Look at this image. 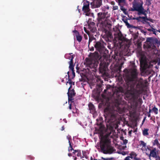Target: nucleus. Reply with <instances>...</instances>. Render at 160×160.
Listing matches in <instances>:
<instances>
[{
	"label": "nucleus",
	"mask_w": 160,
	"mask_h": 160,
	"mask_svg": "<svg viewBox=\"0 0 160 160\" xmlns=\"http://www.w3.org/2000/svg\"><path fill=\"white\" fill-rule=\"evenodd\" d=\"M139 72L134 64L123 75L125 82L124 88L119 87L118 88L117 94L119 92L125 95L126 99H132L134 101L138 98L143 92L144 86L142 78L138 79Z\"/></svg>",
	"instance_id": "1"
},
{
	"label": "nucleus",
	"mask_w": 160,
	"mask_h": 160,
	"mask_svg": "<svg viewBox=\"0 0 160 160\" xmlns=\"http://www.w3.org/2000/svg\"><path fill=\"white\" fill-rule=\"evenodd\" d=\"M111 129L109 132H107L104 138L102 139L101 143L100 145L101 150L104 154H107L109 152H113V148L111 147L110 140L108 138L111 133Z\"/></svg>",
	"instance_id": "2"
},
{
	"label": "nucleus",
	"mask_w": 160,
	"mask_h": 160,
	"mask_svg": "<svg viewBox=\"0 0 160 160\" xmlns=\"http://www.w3.org/2000/svg\"><path fill=\"white\" fill-rule=\"evenodd\" d=\"M146 42L149 43L147 45L148 49H154L156 48L157 45H160V40L155 37L148 38Z\"/></svg>",
	"instance_id": "3"
},
{
	"label": "nucleus",
	"mask_w": 160,
	"mask_h": 160,
	"mask_svg": "<svg viewBox=\"0 0 160 160\" xmlns=\"http://www.w3.org/2000/svg\"><path fill=\"white\" fill-rule=\"evenodd\" d=\"M94 46L96 50L101 54H106L108 52L104 46V42L102 41L95 42Z\"/></svg>",
	"instance_id": "4"
},
{
	"label": "nucleus",
	"mask_w": 160,
	"mask_h": 160,
	"mask_svg": "<svg viewBox=\"0 0 160 160\" xmlns=\"http://www.w3.org/2000/svg\"><path fill=\"white\" fill-rule=\"evenodd\" d=\"M107 116L105 117V121L108 125H112L115 123L116 120V116L112 113H106Z\"/></svg>",
	"instance_id": "5"
},
{
	"label": "nucleus",
	"mask_w": 160,
	"mask_h": 160,
	"mask_svg": "<svg viewBox=\"0 0 160 160\" xmlns=\"http://www.w3.org/2000/svg\"><path fill=\"white\" fill-rule=\"evenodd\" d=\"M85 63L87 67L91 68H93L95 70H97L96 68L98 66L99 62L90 58H87L85 59Z\"/></svg>",
	"instance_id": "6"
},
{
	"label": "nucleus",
	"mask_w": 160,
	"mask_h": 160,
	"mask_svg": "<svg viewBox=\"0 0 160 160\" xmlns=\"http://www.w3.org/2000/svg\"><path fill=\"white\" fill-rule=\"evenodd\" d=\"M133 10L138 12V15L142 14L146 16L148 13L147 11L143 7L142 4H136L133 6Z\"/></svg>",
	"instance_id": "7"
},
{
	"label": "nucleus",
	"mask_w": 160,
	"mask_h": 160,
	"mask_svg": "<svg viewBox=\"0 0 160 160\" xmlns=\"http://www.w3.org/2000/svg\"><path fill=\"white\" fill-rule=\"evenodd\" d=\"M147 149L150 151V153L149 157H151L154 158L158 155V150L156 148H153V147H147Z\"/></svg>",
	"instance_id": "8"
},
{
	"label": "nucleus",
	"mask_w": 160,
	"mask_h": 160,
	"mask_svg": "<svg viewBox=\"0 0 160 160\" xmlns=\"http://www.w3.org/2000/svg\"><path fill=\"white\" fill-rule=\"evenodd\" d=\"M119 6L120 7V9L123 11V13L126 15L128 14V12L127 11V9L124 8L123 6L126 4L125 0H115Z\"/></svg>",
	"instance_id": "9"
},
{
	"label": "nucleus",
	"mask_w": 160,
	"mask_h": 160,
	"mask_svg": "<svg viewBox=\"0 0 160 160\" xmlns=\"http://www.w3.org/2000/svg\"><path fill=\"white\" fill-rule=\"evenodd\" d=\"M108 12H100L98 13V18L97 20L99 22H102V21L106 20L107 18L108 17L107 16Z\"/></svg>",
	"instance_id": "10"
},
{
	"label": "nucleus",
	"mask_w": 160,
	"mask_h": 160,
	"mask_svg": "<svg viewBox=\"0 0 160 160\" xmlns=\"http://www.w3.org/2000/svg\"><path fill=\"white\" fill-rule=\"evenodd\" d=\"M88 29L91 32L93 33L95 32L97 30L95 23L92 22L91 20L89 19L88 22Z\"/></svg>",
	"instance_id": "11"
},
{
	"label": "nucleus",
	"mask_w": 160,
	"mask_h": 160,
	"mask_svg": "<svg viewBox=\"0 0 160 160\" xmlns=\"http://www.w3.org/2000/svg\"><path fill=\"white\" fill-rule=\"evenodd\" d=\"M90 4L92 8L100 7L102 4V0H94Z\"/></svg>",
	"instance_id": "12"
},
{
	"label": "nucleus",
	"mask_w": 160,
	"mask_h": 160,
	"mask_svg": "<svg viewBox=\"0 0 160 160\" xmlns=\"http://www.w3.org/2000/svg\"><path fill=\"white\" fill-rule=\"evenodd\" d=\"M89 5L90 3L89 1H87L84 3L82 10L84 12L87 13L89 11Z\"/></svg>",
	"instance_id": "13"
},
{
	"label": "nucleus",
	"mask_w": 160,
	"mask_h": 160,
	"mask_svg": "<svg viewBox=\"0 0 160 160\" xmlns=\"http://www.w3.org/2000/svg\"><path fill=\"white\" fill-rule=\"evenodd\" d=\"M107 67L105 64L101 62L99 64V68L100 72L102 74H104L106 72Z\"/></svg>",
	"instance_id": "14"
},
{
	"label": "nucleus",
	"mask_w": 160,
	"mask_h": 160,
	"mask_svg": "<svg viewBox=\"0 0 160 160\" xmlns=\"http://www.w3.org/2000/svg\"><path fill=\"white\" fill-rule=\"evenodd\" d=\"M88 106L89 109L90 110V113L92 114H94L96 112L95 110V107L92 103H89Z\"/></svg>",
	"instance_id": "15"
},
{
	"label": "nucleus",
	"mask_w": 160,
	"mask_h": 160,
	"mask_svg": "<svg viewBox=\"0 0 160 160\" xmlns=\"http://www.w3.org/2000/svg\"><path fill=\"white\" fill-rule=\"evenodd\" d=\"M73 32L75 34L77 40L79 42H81L82 39V37L80 35L78 32L76 30H74L73 31Z\"/></svg>",
	"instance_id": "16"
},
{
	"label": "nucleus",
	"mask_w": 160,
	"mask_h": 160,
	"mask_svg": "<svg viewBox=\"0 0 160 160\" xmlns=\"http://www.w3.org/2000/svg\"><path fill=\"white\" fill-rule=\"evenodd\" d=\"M105 37L107 38V41H109V39L113 38L111 32L108 30H105Z\"/></svg>",
	"instance_id": "17"
},
{
	"label": "nucleus",
	"mask_w": 160,
	"mask_h": 160,
	"mask_svg": "<svg viewBox=\"0 0 160 160\" xmlns=\"http://www.w3.org/2000/svg\"><path fill=\"white\" fill-rule=\"evenodd\" d=\"M72 88V86H70L68 89V92L67 93L68 95H69L70 96L74 97L76 94L75 90L73 89H71Z\"/></svg>",
	"instance_id": "18"
},
{
	"label": "nucleus",
	"mask_w": 160,
	"mask_h": 160,
	"mask_svg": "<svg viewBox=\"0 0 160 160\" xmlns=\"http://www.w3.org/2000/svg\"><path fill=\"white\" fill-rule=\"evenodd\" d=\"M130 156H129L130 158L131 159L133 158L135 160H141V158H137L136 157L137 156V154L133 152H131L129 154Z\"/></svg>",
	"instance_id": "19"
},
{
	"label": "nucleus",
	"mask_w": 160,
	"mask_h": 160,
	"mask_svg": "<svg viewBox=\"0 0 160 160\" xmlns=\"http://www.w3.org/2000/svg\"><path fill=\"white\" fill-rule=\"evenodd\" d=\"M124 95V98L125 100H131L132 101H133V102H136V104L137 105L138 104V103H139V104L141 105L142 104V103H143V101H142V99L141 98H138L137 99V100L134 101L132 99H126L125 98V95ZM138 98H139V97Z\"/></svg>",
	"instance_id": "20"
},
{
	"label": "nucleus",
	"mask_w": 160,
	"mask_h": 160,
	"mask_svg": "<svg viewBox=\"0 0 160 160\" xmlns=\"http://www.w3.org/2000/svg\"><path fill=\"white\" fill-rule=\"evenodd\" d=\"M152 146H157V148L160 149V143H159L158 139L156 138L154 140H153L152 141Z\"/></svg>",
	"instance_id": "21"
},
{
	"label": "nucleus",
	"mask_w": 160,
	"mask_h": 160,
	"mask_svg": "<svg viewBox=\"0 0 160 160\" xmlns=\"http://www.w3.org/2000/svg\"><path fill=\"white\" fill-rule=\"evenodd\" d=\"M118 35L119 40L121 41L122 42L126 41V38L123 36L121 32L118 33Z\"/></svg>",
	"instance_id": "22"
},
{
	"label": "nucleus",
	"mask_w": 160,
	"mask_h": 160,
	"mask_svg": "<svg viewBox=\"0 0 160 160\" xmlns=\"http://www.w3.org/2000/svg\"><path fill=\"white\" fill-rule=\"evenodd\" d=\"M71 59V60L69 62V68L72 71H73L74 70V65L73 64V59L74 58V57H72Z\"/></svg>",
	"instance_id": "23"
},
{
	"label": "nucleus",
	"mask_w": 160,
	"mask_h": 160,
	"mask_svg": "<svg viewBox=\"0 0 160 160\" xmlns=\"http://www.w3.org/2000/svg\"><path fill=\"white\" fill-rule=\"evenodd\" d=\"M128 19H129L127 18H126V19H122V21L125 23L126 24V25L127 26V27L128 28H132L133 26L132 25H130L129 23L128 22Z\"/></svg>",
	"instance_id": "24"
},
{
	"label": "nucleus",
	"mask_w": 160,
	"mask_h": 160,
	"mask_svg": "<svg viewBox=\"0 0 160 160\" xmlns=\"http://www.w3.org/2000/svg\"><path fill=\"white\" fill-rule=\"evenodd\" d=\"M149 129L148 128H145L142 131V134L144 136H147L149 135V133H148V131Z\"/></svg>",
	"instance_id": "25"
},
{
	"label": "nucleus",
	"mask_w": 160,
	"mask_h": 160,
	"mask_svg": "<svg viewBox=\"0 0 160 160\" xmlns=\"http://www.w3.org/2000/svg\"><path fill=\"white\" fill-rule=\"evenodd\" d=\"M152 111L155 114H157L158 113V109L156 108L155 106L153 107L152 109Z\"/></svg>",
	"instance_id": "26"
},
{
	"label": "nucleus",
	"mask_w": 160,
	"mask_h": 160,
	"mask_svg": "<svg viewBox=\"0 0 160 160\" xmlns=\"http://www.w3.org/2000/svg\"><path fill=\"white\" fill-rule=\"evenodd\" d=\"M140 145L142 146V147L145 148L146 146V144L143 141H141L140 142Z\"/></svg>",
	"instance_id": "27"
},
{
	"label": "nucleus",
	"mask_w": 160,
	"mask_h": 160,
	"mask_svg": "<svg viewBox=\"0 0 160 160\" xmlns=\"http://www.w3.org/2000/svg\"><path fill=\"white\" fill-rule=\"evenodd\" d=\"M68 83L70 85V86H72V81L71 80V79L70 78V76L69 75H68V81L67 82L66 84H67Z\"/></svg>",
	"instance_id": "28"
},
{
	"label": "nucleus",
	"mask_w": 160,
	"mask_h": 160,
	"mask_svg": "<svg viewBox=\"0 0 160 160\" xmlns=\"http://www.w3.org/2000/svg\"><path fill=\"white\" fill-rule=\"evenodd\" d=\"M69 147H68V152H70L72 150H74V149L73 148H72V146L71 145V143H70V144H69Z\"/></svg>",
	"instance_id": "29"
},
{
	"label": "nucleus",
	"mask_w": 160,
	"mask_h": 160,
	"mask_svg": "<svg viewBox=\"0 0 160 160\" xmlns=\"http://www.w3.org/2000/svg\"><path fill=\"white\" fill-rule=\"evenodd\" d=\"M68 101L69 102V101H71L72 100H73L74 99L73 98V96H70L69 95H68Z\"/></svg>",
	"instance_id": "30"
},
{
	"label": "nucleus",
	"mask_w": 160,
	"mask_h": 160,
	"mask_svg": "<svg viewBox=\"0 0 160 160\" xmlns=\"http://www.w3.org/2000/svg\"><path fill=\"white\" fill-rule=\"evenodd\" d=\"M67 138L68 140V142H69V144H70V143H71V141H72V139H71V136L70 135H68L67 137Z\"/></svg>",
	"instance_id": "31"
},
{
	"label": "nucleus",
	"mask_w": 160,
	"mask_h": 160,
	"mask_svg": "<svg viewBox=\"0 0 160 160\" xmlns=\"http://www.w3.org/2000/svg\"><path fill=\"white\" fill-rule=\"evenodd\" d=\"M141 18H142V19H143L145 21L146 20H148V21H149L151 22H152V19H149L148 18H147L146 17H141Z\"/></svg>",
	"instance_id": "32"
},
{
	"label": "nucleus",
	"mask_w": 160,
	"mask_h": 160,
	"mask_svg": "<svg viewBox=\"0 0 160 160\" xmlns=\"http://www.w3.org/2000/svg\"><path fill=\"white\" fill-rule=\"evenodd\" d=\"M27 157L28 159L30 160H33L34 158L33 156L31 155L28 156Z\"/></svg>",
	"instance_id": "33"
},
{
	"label": "nucleus",
	"mask_w": 160,
	"mask_h": 160,
	"mask_svg": "<svg viewBox=\"0 0 160 160\" xmlns=\"http://www.w3.org/2000/svg\"><path fill=\"white\" fill-rule=\"evenodd\" d=\"M93 39V38H92L91 37H89L88 44V48H89V46L90 45V43L92 42Z\"/></svg>",
	"instance_id": "34"
},
{
	"label": "nucleus",
	"mask_w": 160,
	"mask_h": 160,
	"mask_svg": "<svg viewBox=\"0 0 160 160\" xmlns=\"http://www.w3.org/2000/svg\"><path fill=\"white\" fill-rule=\"evenodd\" d=\"M153 158L155 159V160H160V156H159V155Z\"/></svg>",
	"instance_id": "35"
},
{
	"label": "nucleus",
	"mask_w": 160,
	"mask_h": 160,
	"mask_svg": "<svg viewBox=\"0 0 160 160\" xmlns=\"http://www.w3.org/2000/svg\"><path fill=\"white\" fill-rule=\"evenodd\" d=\"M77 156L78 157L81 156V152L80 150H78V152H77Z\"/></svg>",
	"instance_id": "36"
},
{
	"label": "nucleus",
	"mask_w": 160,
	"mask_h": 160,
	"mask_svg": "<svg viewBox=\"0 0 160 160\" xmlns=\"http://www.w3.org/2000/svg\"><path fill=\"white\" fill-rule=\"evenodd\" d=\"M147 30L149 32L153 31V30H155V29L152 27L151 28H148L147 29Z\"/></svg>",
	"instance_id": "37"
},
{
	"label": "nucleus",
	"mask_w": 160,
	"mask_h": 160,
	"mask_svg": "<svg viewBox=\"0 0 160 160\" xmlns=\"http://www.w3.org/2000/svg\"><path fill=\"white\" fill-rule=\"evenodd\" d=\"M74 56H73L72 55H70V54H69L68 55V58L69 59H70V61L71 60V58L72 57H74Z\"/></svg>",
	"instance_id": "38"
},
{
	"label": "nucleus",
	"mask_w": 160,
	"mask_h": 160,
	"mask_svg": "<svg viewBox=\"0 0 160 160\" xmlns=\"http://www.w3.org/2000/svg\"><path fill=\"white\" fill-rule=\"evenodd\" d=\"M112 9L113 10H117L118 9V7L117 6H113Z\"/></svg>",
	"instance_id": "39"
},
{
	"label": "nucleus",
	"mask_w": 160,
	"mask_h": 160,
	"mask_svg": "<svg viewBox=\"0 0 160 160\" xmlns=\"http://www.w3.org/2000/svg\"><path fill=\"white\" fill-rule=\"evenodd\" d=\"M152 0H146L147 2L149 5L151 4V2Z\"/></svg>",
	"instance_id": "40"
},
{
	"label": "nucleus",
	"mask_w": 160,
	"mask_h": 160,
	"mask_svg": "<svg viewBox=\"0 0 160 160\" xmlns=\"http://www.w3.org/2000/svg\"><path fill=\"white\" fill-rule=\"evenodd\" d=\"M123 144H126L128 142V140L127 139L123 140Z\"/></svg>",
	"instance_id": "41"
},
{
	"label": "nucleus",
	"mask_w": 160,
	"mask_h": 160,
	"mask_svg": "<svg viewBox=\"0 0 160 160\" xmlns=\"http://www.w3.org/2000/svg\"><path fill=\"white\" fill-rule=\"evenodd\" d=\"M72 71V75H73V76L72 77V78L73 79L75 77V72H74V70H73V71Z\"/></svg>",
	"instance_id": "42"
},
{
	"label": "nucleus",
	"mask_w": 160,
	"mask_h": 160,
	"mask_svg": "<svg viewBox=\"0 0 160 160\" xmlns=\"http://www.w3.org/2000/svg\"><path fill=\"white\" fill-rule=\"evenodd\" d=\"M89 50L91 51H93L94 50V48L93 47H92L90 48L89 47Z\"/></svg>",
	"instance_id": "43"
},
{
	"label": "nucleus",
	"mask_w": 160,
	"mask_h": 160,
	"mask_svg": "<svg viewBox=\"0 0 160 160\" xmlns=\"http://www.w3.org/2000/svg\"><path fill=\"white\" fill-rule=\"evenodd\" d=\"M130 157L128 156L126 157L124 160H131V159H130Z\"/></svg>",
	"instance_id": "44"
},
{
	"label": "nucleus",
	"mask_w": 160,
	"mask_h": 160,
	"mask_svg": "<svg viewBox=\"0 0 160 160\" xmlns=\"http://www.w3.org/2000/svg\"><path fill=\"white\" fill-rule=\"evenodd\" d=\"M84 30L88 34H89V32L87 30L86 28H85V27H84Z\"/></svg>",
	"instance_id": "45"
},
{
	"label": "nucleus",
	"mask_w": 160,
	"mask_h": 160,
	"mask_svg": "<svg viewBox=\"0 0 160 160\" xmlns=\"http://www.w3.org/2000/svg\"><path fill=\"white\" fill-rule=\"evenodd\" d=\"M132 130H130L128 132V135L130 136H131V134H132Z\"/></svg>",
	"instance_id": "46"
},
{
	"label": "nucleus",
	"mask_w": 160,
	"mask_h": 160,
	"mask_svg": "<svg viewBox=\"0 0 160 160\" xmlns=\"http://www.w3.org/2000/svg\"><path fill=\"white\" fill-rule=\"evenodd\" d=\"M73 152L72 153L73 154H75L76 152H78V150H73Z\"/></svg>",
	"instance_id": "47"
},
{
	"label": "nucleus",
	"mask_w": 160,
	"mask_h": 160,
	"mask_svg": "<svg viewBox=\"0 0 160 160\" xmlns=\"http://www.w3.org/2000/svg\"><path fill=\"white\" fill-rule=\"evenodd\" d=\"M141 18V17L139 16L138 17H137L136 18V20H138V21H139L140 20V19Z\"/></svg>",
	"instance_id": "48"
},
{
	"label": "nucleus",
	"mask_w": 160,
	"mask_h": 160,
	"mask_svg": "<svg viewBox=\"0 0 160 160\" xmlns=\"http://www.w3.org/2000/svg\"><path fill=\"white\" fill-rule=\"evenodd\" d=\"M158 65H160V57L158 62Z\"/></svg>",
	"instance_id": "49"
},
{
	"label": "nucleus",
	"mask_w": 160,
	"mask_h": 160,
	"mask_svg": "<svg viewBox=\"0 0 160 160\" xmlns=\"http://www.w3.org/2000/svg\"><path fill=\"white\" fill-rule=\"evenodd\" d=\"M68 108L70 110H71L72 109V105H71V104H69Z\"/></svg>",
	"instance_id": "50"
},
{
	"label": "nucleus",
	"mask_w": 160,
	"mask_h": 160,
	"mask_svg": "<svg viewBox=\"0 0 160 160\" xmlns=\"http://www.w3.org/2000/svg\"><path fill=\"white\" fill-rule=\"evenodd\" d=\"M152 111V109H151L150 108L149 109V112H148L147 113H150Z\"/></svg>",
	"instance_id": "51"
},
{
	"label": "nucleus",
	"mask_w": 160,
	"mask_h": 160,
	"mask_svg": "<svg viewBox=\"0 0 160 160\" xmlns=\"http://www.w3.org/2000/svg\"><path fill=\"white\" fill-rule=\"evenodd\" d=\"M111 4L112 5H115V2L113 1V2H111Z\"/></svg>",
	"instance_id": "52"
},
{
	"label": "nucleus",
	"mask_w": 160,
	"mask_h": 160,
	"mask_svg": "<svg viewBox=\"0 0 160 160\" xmlns=\"http://www.w3.org/2000/svg\"><path fill=\"white\" fill-rule=\"evenodd\" d=\"M64 126H63L62 127V128H61V130L62 131H63V130H64Z\"/></svg>",
	"instance_id": "53"
},
{
	"label": "nucleus",
	"mask_w": 160,
	"mask_h": 160,
	"mask_svg": "<svg viewBox=\"0 0 160 160\" xmlns=\"http://www.w3.org/2000/svg\"><path fill=\"white\" fill-rule=\"evenodd\" d=\"M68 155L69 157H71L72 156V154L71 153H69L68 154Z\"/></svg>",
	"instance_id": "54"
},
{
	"label": "nucleus",
	"mask_w": 160,
	"mask_h": 160,
	"mask_svg": "<svg viewBox=\"0 0 160 160\" xmlns=\"http://www.w3.org/2000/svg\"><path fill=\"white\" fill-rule=\"evenodd\" d=\"M148 114V117H151V114L150 113H147Z\"/></svg>",
	"instance_id": "55"
},
{
	"label": "nucleus",
	"mask_w": 160,
	"mask_h": 160,
	"mask_svg": "<svg viewBox=\"0 0 160 160\" xmlns=\"http://www.w3.org/2000/svg\"><path fill=\"white\" fill-rule=\"evenodd\" d=\"M120 139H121V140H122L123 141V140H124V138L123 137H121L120 138Z\"/></svg>",
	"instance_id": "56"
},
{
	"label": "nucleus",
	"mask_w": 160,
	"mask_h": 160,
	"mask_svg": "<svg viewBox=\"0 0 160 160\" xmlns=\"http://www.w3.org/2000/svg\"><path fill=\"white\" fill-rule=\"evenodd\" d=\"M155 30H153V31H152L153 32V34L156 35V32L155 31Z\"/></svg>",
	"instance_id": "57"
},
{
	"label": "nucleus",
	"mask_w": 160,
	"mask_h": 160,
	"mask_svg": "<svg viewBox=\"0 0 160 160\" xmlns=\"http://www.w3.org/2000/svg\"><path fill=\"white\" fill-rule=\"evenodd\" d=\"M137 131V129H135L134 130H133V132H136Z\"/></svg>",
	"instance_id": "58"
},
{
	"label": "nucleus",
	"mask_w": 160,
	"mask_h": 160,
	"mask_svg": "<svg viewBox=\"0 0 160 160\" xmlns=\"http://www.w3.org/2000/svg\"><path fill=\"white\" fill-rule=\"evenodd\" d=\"M84 38L85 39H88V37H87V36L86 35V37L84 36Z\"/></svg>",
	"instance_id": "59"
},
{
	"label": "nucleus",
	"mask_w": 160,
	"mask_h": 160,
	"mask_svg": "<svg viewBox=\"0 0 160 160\" xmlns=\"http://www.w3.org/2000/svg\"><path fill=\"white\" fill-rule=\"evenodd\" d=\"M69 71H68L67 72V74H68V75H69Z\"/></svg>",
	"instance_id": "60"
},
{
	"label": "nucleus",
	"mask_w": 160,
	"mask_h": 160,
	"mask_svg": "<svg viewBox=\"0 0 160 160\" xmlns=\"http://www.w3.org/2000/svg\"><path fill=\"white\" fill-rule=\"evenodd\" d=\"M141 32H143V33H146V32H144V31H142Z\"/></svg>",
	"instance_id": "61"
},
{
	"label": "nucleus",
	"mask_w": 160,
	"mask_h": 160,
	"mask_svg": "<svg viewBox=\"0 0 160 160\" xmlns=\"http://www.w3.org/2000/svg\"><path fill=\"white\" fill-rule=\"evenodd\" d=\"M136 18H132V19L133 20H136Z\"/></svg>",
	"instance_id": "62"
},
{
	"label": "nucleus",
	"mask_w": 160,
	"mask_h": 160,
	"mask_svg": "<svg viewBox=\"0 0 160 160\" xmlns=\"http://www.w3.org/2000/svg\"><path fill=\"white\" fill-rule=\"evenodd\" d=\"M77 159V158L76 157H75L74 159V160H76Z\"/></svg>",
	"instance_id": "63"
},
{
	"label": "nucleus",
	"mask_w": 160,
	"mask_h": 160,
	"mask_svg": "<svg viewBox=\"0 0 160 160\" xmlns=\"http://www.w3.org/2000/svg\"><path fill=\"white\" fill-rule=\"evenodd\" d=\"M64 82V80H63V79L62 80V82Z\"/></svg>",
	"instance_id": "64"
}]
</instances>
